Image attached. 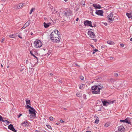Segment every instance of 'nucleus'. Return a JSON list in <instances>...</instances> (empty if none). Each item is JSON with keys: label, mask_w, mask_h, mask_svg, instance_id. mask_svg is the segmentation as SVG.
Masks as SVG:
<instances>
[{"label": "nucleus", "mask_w": 132, "mask_h": 132, "mask_svg": "<svg viewBox=\"0 0 132 132\" xmlns=\"http://www.w3.org/2000/svg\"><path fill=\"white\" fill-rule=\"evenodd\" d=\"M26 108L27 109L30 108L29 110V114L30 115V118H35L36 117V111L35 109L33 107H31L29 105H27Z\"/></svg>", "instance_id": "nucleus-1"}, {"label": "nucleus", "mask_w": 132, "mask_h": 132, "mask_svg": "<svg viewBox=\"0 0 132 132\" xmlns=\"http://www.w3.org/2000/svg\"><path fill=\"white\" fill-rule=\"evenodd\" d=\"M50 39L54 42H59L60 39V37L59 35L55 34L54 32H52L50 35Z\"/></svg>", "instance_id": "nucleus-2"}, {"label": "nucleus", "mask_w": 132, "mask_h": 132, "mask_svg": "<svg viewBox=\"0 0 132 132\" xmlns=\"http://www.w3.org/2000/svg\"><path fill=\"white\" fill-rule=\"evenodd\" d=\"M91 89L92 90V93L93 94H100V91H99L98 90L97 86V85L92 86L91 87Z\"/></svg>", "instance_id": "nucleus-3"}, {"label": "nucleus", "mask_w": 132, "mask_h": 132, "mask_svg": "<svg viewBox=\"0 0 132 132\" xmlns=\"http://www.w3.org/2000/svg\"><path fill=\"white\" fill-rule=\"evenodd\" d=\"M34 44L35 45V47L36 48L40 47L42 45V42L39 40H37L36 41L34 42Z\"/></svg>", "instance_id": "nucleus-4"}, {"label": "nucleus", "mask_w": 132, "mask_h": 132, "mask_svg": "<svg viewBox=\"0 0 132 132\" xmlns=\"http://www.w3.org/2000/svg\"><path fill=\"white\" fill-rule=\"evenodd\" d=\"M113 17L112 13H111L110 14L108 15L107 18L108 20L111 22L112 21L114 20V18Z\"/></svg>", "instance_id": "nucleus-5"}, {"label": "nucleus", "mask_w": 132, "mask_h": 132, "mask_svg": "<svg viewBox=\"0 0 132 132\" xmlns=\"http://www.w3.org/2000/svg\"><path fill=\"white\" fill-rule=\"evenodd\" d=\"M88 35L90 37L92 38H94L95 37V35L94 33L90 30H89L88 31Z\"/></svg>", "instance_id": "nucleus-6"}, {"label": "nucleus", "mask_w": 132, "mask_h": 132, "mask_svg": "<svg viewBox=\"0 0 132 132\" xmlns=\"http://www.w3.org/2000/svg\"><path fill=\"white\" fill-rule=\"evenodd\" d=\"M120 121L121 122H125L126 123L131 124V122L130 121V119L129 118H127L125 120H120Z\"/></svg>", "instance_id": "nucleus-7"}, {"label": "nucleus", "mask_w": 132, "mask_h": 132, "mask_svg": "<svg viewBox=\"0 0 132 132\" xmlns=\"http://www.w3.org/2000/svg\"><path fill=\"white\" fill-rule=\"evenodd\" d=\"M24 4V3H20L14 6V8L16 9H19L22 7Z\"/></svg>", "instance_id": "nucleus-8"}, {"label": "nucleus", "mask_w": 132, "mask_h": 132, "mask_svg": "<svg viewBox=\"0 0 132 132\" xmlns=\"http://www.w3.org/2000/svg\"><path fill=\"white\" fill-rule=\"evenodd\" d=\"M84 25L90 27H92V22L88 20L85 21L84 22Z\"/></svg>", "instance_id": "nucleus-9"}, {"label": "nucleus", "mask_w": 132, "mask_h": 132, "mask_svg": "<svg viewBox=\"0 0 132 132\" xmlns=\"http://www.w3.org/2000/svg\"><path fill=\"white\" fill-rule=\"evenodd\" d=\"M8 128L14 132H16L17 131V130L15 129L13 125L12 124H10L8 126Z\"/></svg>", "instance_id": "nucleus-10"}, {"label": "nucleus", "mask_w": 132, "mask_h": 132, "mask_svg": "<svg viewBox=\"0 0 132 132\" xmlns=\"http://www.w3.org/2000/svg\"><path fill=\"white\" fill-rule=\"evenodd\" d=\"M103 11L101 10H96L95 12V13L96 14L101 16H102L103 15Z\"/></svg>", "instance_id": "nucleus-11"}, {"label": "nucleus", "mask_w": 132, "mask_h": 132, "mask_svg": "<svg viewBox=\"0 0 132 132\" xmlns=\"http://www.w3.org/2000/svg\"><path fill=\"white\" fill-rule=\"evenodd\" d=\"M30 23V21L29 20L27 21L24 25L23 27L21 28V29L22 30L24 29L26 27L28 26Z\"/></svg>", "instance_id": "nucleus-12"}, {"label": "nucleus", "mask_w": 132, "mask_h": 132, "mask_svg": "<svg viewBox=\"0 0 132 132\" xmlns=\"http://www.w3.org/2000/svg\"><path fill=\"white\" fill-rule=\"evenodd\" d=\"M72 15V12L70 11H67L64 13V15L66 16H71Z\"/></svg>", "instance_id": "nucleus-13"}, {"label": "nucleus", "mask_w": 132, "mask_h": 132, "mask_svg": "<svg viewBox=\"0 0 132 132\" xmlns=\"http://www.w3.org/2000/svg\"><path fill=\"white\" fill-rule=\"evenodd\" d=\"M118 132H124V128L123 126H121L118 128Z\"/></svg>", "instance_id": "nucleus-14"}, {"label": "nucleus", "mask_w": 132, "mask_h": 132, "mask_svg": "<svg viewBox=\"0 0 132 132\" xmlns=\"http://www.w3.org/2000/svg\"><path fill=\"white\" fill-rule=\"evenodd\" d=\"M101 100L103 106H107L106 104H108V101H106L105 99L103 98L101 99Z\"/></svg>", "instance_id": "nucleus-15"}, {"label": "nucleus", "mask_w": 132, "mask_h": 132, "mask_svg": "<svg viewBox=\"0 0 132 132\" xmlns=\"http://www.w3.org/2000/svg\"><path fill=\"white\" fill-rule=\"evenodd\" d=\"M93 6L95 7V9H100L102 8L101 6L98 4H93Z\"/></svg>", "instance_id": "nucleus-16"}, {"label": "nucleus", "mask_w": 132, "mask_h": 132, "mask_svg": "<svg viewBox=\"0 0 132 132\" xmlns=\"http://www.w3.org/2000/svg\"><path fill=\"white\" fill-rule=\"evenodd\" d=\"M21 125L23 127H26L29 125V124L27 121H24L21 124Z\"/></svg>", "instance_id": "nucleus-17"}, {"label": "nucleus", "mask_w": 132, "mask_h": 132, "mask_svg": "<svg viewBox=\"0 0 132 132\" xmlns=\"http://www.w3.org/2000/svg\"><path fill=\"white\" fill-rule=\"evenodd\" d=\"M50 25H51V24L50 23H46L45 22H44V27L46 28H47Z\"/></svg>", "instance_id": "nucleus-18"}, {"label": "nucleus", "mask_w": 132, "mask_h": 132, "mask_svg": "<svg viewBox=\"0 0 132 132\" xmlns=\"http://www.w3.org/2000/svg\"><path fill=\"white\" fill-rule=\"evenodd\" d=\"M128 83L125 80L121 82V87H123V86H126L127 85Z\"/></svg>", "instance_id": "nucleus-19"}, {"label": "nucleus", "mask_w": 132, "mask_h": 132, "mask_svg": "<svg viewBox=\"0 0 132 132\" xmlns=\"http://www.w3.org/2000/svg\"><path fill=\"white\" fill-rule=\"evenodd\" d=\"M126 15L128 16L129 18L132 19V13H127Z\"/></svg>", "instance_id": "nucleus-20"}, {"label": "nucleus", "mask_w": 132, "mask_h": 132, "mask_svg": "<svg viewBox=\"0 0 132 132\" xmlns=\"http://www.w3.org/2000/svg\"><path fill=\"white\" fill-rule=\"evenodd\" d=\"M9 37L11 38H14L16 37V34H14L11 35L9 36Z\"/></svg>", "instance_id": "nucleus-21"}, {"label": "nucleus", "mask_w": 132, "mask_h": 132, "mask_svg": "<svg viewBox=\"0 0 132 132\" xmlns=\"http://www.w3.org/2000/svg\"><path fill=\"white\" fill-rule=\"evenodd\" d=\"M107 43L108 44L111 45H113L114 44V42H112V41L110 40H108L107 42Z\"/></svg>", "instance_id": "nucleus-22"}, {"label": "nucleus", "mask_w": 132, "mask_h": 132, "mask_svg": "<svg viewBox=\"0 0 132 132\" xmlns=\"http://www.w3.org/2000/svg\"><path fill=\"white\" fill-rule=\"evenodd\" d=\"M97 88H98V90L99 91H100V90L102 89L103 88V86L101 85H97Z\"/></svg>", "instance_id": "nucleus-23"}, {"label": "nucleus", "mask_w": 132, "mask_h": 132, "mask_svg": "<svg viewBox=\"0 0 132 132\" xmlns=\"http://www.w3.org/2000/svg\"><path fill=\"white\" fill-rule=\"evenodd\" d=\"M52 32H54L55 34L59 35V36L60 34L59 32L57 30H55L54 31Z\"/></svg>", "instance_id": "nucleus-24"}, {"label": "nucleus", "mask_w": 132, "mask_h": 132, "mask_svg": "<svg viewBox=\"0 0 132 132\" xmlns=\"http://www.w3.org/2000/svg\"><path fill=\"white\" fill-rule=\"evenodd\" d=\"M80 4L81 5L83 6H85V4L84 1H81L80 2Z\"/></svg>", "instance_id": "nucleus-25"}, {"label": "nucleus", "mask_w": 132, "mask_h": 132, "mask_svg": "<svg viewBox=\"0 0 132 132\" xmlns=\"http://www.w3.org/2000/svg\"><path fill=\"white\" fill-rule=\"evenodd\" d=\"M115 101L114 100L113 101H108V104H113L114 102Z\"/></svg>", "instance_id": "nucleus-26"}, {"label": "nucleus", "mask_w": 132, "mask_h": 132, "mask_svg": "<svg viewBox=\"0 0 132 132\" xmlns=\"http://www.w3.org/2000/svg\"><path fill=\"white\" fill-rule=\"evenodd\" d=\"M26 104H27V105H28V104L30 105H31L30 102L29 100H26Z\"/></svg>", "instance_id": "nucleus-27"}, {"label": "nucleus", "mask_w": 132, "mask_h": 132, "mask_svg": "<svg viewBox=\"0 0 132 132\" xmlns=\"http://www.w3.org/2000/svg\"><path fill=\"white\" fill-rule=\"evenodd\" d=\"M110 123L109 122H107L105 124L104 126L105 127H107L110 125Z\"/></svg>", "instance_id": "nucleus-28"}, {"label": "nucleus", "mask_w": 132, "mask_h": 132, "mask_svg": "<svg viewBox=\"0 0 132 132\" xmlns=\"http://www.w3.org/2000/svg\"><path fill=\"white\" fill-rule=\"evenodd\" d=\"M82 95V94L80 93H77L76 94L77 96L79 97H81Z\"/></svg>", "instance_id": "nucleus-29"}, {"label": "nucleus", "mask_w": 132, "mask_h": 132, "mask_svg": "<svg viewBox=\"0 0 132 132\" xmlns=\"http://www.w3.org/2000/svg\"><path fill=\"white\" fill-rule=\"evenodd\" d=\"M30 53L31 54V55H32L34 57H35L37 59H38V58H37V57H36L33 53H32V52L31 51H30Z\"/></svg>", "instance_id": "nucleus-30"}, {"label": "nucleus", "mask_w": 132, "mask_h": 132, "mask_svg": "<svg viewBox=\"0 0 132 132\" xmlns=\"http://www.w3.org/2000/svg\"><path fill=\"white\" fill-rule=\"evenodd\" d=\"M85 86V85L84 84H82L79 87V88L81 89H83V86Z\"/></svg>", "instance_id": "nucleus-31"}, {"label": "nucleus", "mask_w": 132, "mask_h": 132, "mask_svg": "<svg viewBox=\"0 0 132 132\" xmlns=\"http://www.w3.org/2000/svg\"><path fill=\"white\" fill-rule=\"evenodd\" d=\"M3 118L0 115V121H4Z\"/></svg>", "instance_id": "nucleus-32"}, {"label": "nucleus", "mask_w": 132, "mask_h": 132, "mask_svg": "<svg viewBox=\"0 0 132 132\" xmlns=\"http://www.w3.org/2000/svg\"><path fill=\"white\" fill-rule=\"evenodd\" d=\"M35 9V8H32L30 10V12L29 13V14H31L32 13V12H33V11Z\"/></svg>", "instance_id": "nucleus-33"}, {"label": "nucleus", "mask_w": 132, "mask_h": 132, "mask_svg": "<svg viewBox=\"0 0 132 132\" xmlns=\"http://www.w3.org/2000/svg\"><path fill=\"white\" fill-rule=\"evenodd\" d=\"M4 121H3V122H6V124L7 125H8L10 123V122L6 120H4Z\"/></svg>", "instance_id": "nucleus-34"}, {"label": "nucleus", "mask_w": 132, "mask_h": 132, "mask_svg": "<svg viewBox=\"0 0 132 132\" xmlns=\"http://www.w3.org/2000/svg\"><path fill=\"white\" fill-rule=\"evenodd\" d=\"M114 80L113 79L111 78L110 79V82L111 83H112L114 82Z\"/></svg>", "instance_id": "nucleus-35"}, {"label": "nucleus", "mask_w": 132, "mask_h": 132, "mask_svg": "<svg viewBox=\"0 0 132 132\" xmlns=\"http://www.w3.org/2000/svg\"><path fill=\"white\" fill-rule=\"evenodd\" d=\"M114 75L115 77H117L118 76V74L117 73H114Z\"/></svg>", "instance_id": "nucleus-36"}, {"label": "nucleus", "mask_w": 132, "mask_h": 132, "mask_svg": "<svg viewBox=\"0 0 132 132\" xmlns=\"http://www.w3.org/2000/svg\"><path fill=\"white\" fill-rule=\"evenodd\" d=\"M49 119L50 120L52 121L53 120V118L51 116L49 117Z\"/></svg>", "instance_id": "nucleus-37"}, {"label": "nucleus", "mask_w": 132, "mask_h": 132, "mask_svg": "<svg viewBox=\"0 0 132 132\" xmlns=\"http://www.w3.org/2000/svg\"><path fill=\"white\" fill-rule=\"evenodd\" d=\"M86 95H85V94L83 95V97L85 99H86Z\"/></svg>", "instance_id": "nucleus-38"}, {"label": "nucleus", "mask_w": 132, "mask_h": 132, "mask_svg": "<svg viewBox=\"0 0 132 132\" xmlns=\"http://www.w3.org/2000/svg\"><path fill=\"white\" fill-rule=\"evenodd\" d=\"M80 78L81 80H83L84 79V77L82 76H81L80 77Z\"/></svg>", "instance_id": "nucleus-39"}, {"label": "nucleus", "mask_w": 132, "mask_h": 132, "mask_svg": "<svg viewBox=\"0 0 132 132\" xmlns=\"http://www.w3.org/2000/svg\"><path fill=\"white\" fill-rule=\"evenodd\" d=\"M52 11H53V10H54V13H57V11H55V9H52Z\"/></svg>", "instance_id": "nucleus-40"}, {"label": "nucleus", "mask_w": 132, "mask_h": 132, "mask_svg": "<svg viewBox=\"0 0 132 132\" xmlns=\"http://www.w3.org/2000/svg\"><path fill=\"white\" fill-rule=\"evenodd\" d=\"M96 120H97V119H96ZM98 121H99V120H95V123H98Z\"/></svg>", "instance_id": "nucleus-41"}, {"label": "nucleus", "mask_w": 132, "mask_h": 132, "mask_svg": "<svg viewBox=\"0 0 132 132\" xmlns=\"http://www.w3.org/2000/svg\"><path fill=\"white\" fill-rule=\"evenodd\" d=\"M47 127L49 128V129H51V127L49 125H46Z\"/></svg>", "instance_id": "nucleus-42"}, {"label": "nucleus", "mask_w": 132, "mask_h": 132, "mask_svg": "<svg viewBox=\"0 0 132 132\" xmlns=\"http://www.w3.org/2000/svg\"><path fill=\"white\" fill-rule=\"evenodd\" d=\"M22 115V114L20 113L19 115L18 116V118H19Z\"/></svg>", "instance_id": "nucleus-43"}, {"label": "nucleus", "mask_w": 132, "mask_h": 132, "mask_svg": "<svg viewBox=\"0 0 132 132\" xmlns=\"http://www.w3.org/2000/svg\"><path fill=\"white\" fill-rule=\"evenodd\" d=\"M120 46L121 47H123L124 46V45L123 44H120Z\"/></svg>", "instance_id": "nucleus-44"}, {"label": "nucleus", "mask_w": 132, "mask_h": 132, "mask_svg": "<svg viewBox=\"0 0 132 132\" xmlns=\"http://www.w3.org/2000/svg\"><path fill=\"white\" fill-rule=\"evenodd\" d=\"M92 27H96V25L95 24H94L93 25H92Z\"/></svg>", "instance_id": "nucleus-45"}, {"label": "nucleus", "mask_w": 132, "mask_h": 132, "mask_svg": "<svg viewBox=\"0 0 132 132\" xmlns=\"http://www.w3.org/2000/svg\"><path fill=\"white\" fill-rule=\"evenodd\" d=\"M4 39H4V38H3V39H2L1 40V43H2L4 41Z\"/></svg>", "instance_id": "nucleus-46"}, {"label": "nucleus", "mask_w": 132, "mask_h": 132, "mask_svg": "<svg viewBox=\"0 0 132 132\" xmlns=\"http://www.w3.org/2000/svg\"><path fill=\"white\" fill-rule=\"evenodd\" d=\"M60 121L62 123H64V122L62 119L60 120Z\"/></svg>", "instance_id": "nucleus-47"}, {"label": "nucleus", "mask_w": 132, "mask_h": 132, "mask_svg": "<svg viewBox=\"0 0 132 132\" xmlns=\"http://www.w3.org/2000/svg\"><path fill=\"white\" fill-rule=\"evenodd\" d=\"M18 36L19 38H20L21 39H22V38L21 36H20V35H18Z\"/></svg>", "instance_id": "nucleus-48"}, {"label": "nucleus", "mask_w": 132, "mask_h": 132, "mask_svg": "<svg viewBox=\"0 0 132 132\" xmlns=\"http://www.w3.org/2000/svg\"><path fill=\"white\" fill-rule=\"evenodd\" d=\"M94 51L95 52H97V51H98V50H97V49H95L94 50Z\"/></svg>", "instance_id": "nucleus-49"}, {"label": "nucleus", "mask_w": 132, "mask_h": 132, "mask_svg": "<svg viewBox=\"0 0 132 132\" xmlns=\"http://www.w3.org/2000/svg\"><path fill=\"white\" fill-rule=\"evenodd\" d=\"M114 19H117V16H114Z\"/></svg>", "instance_id": "nucleus-50"}, {"label": "nucleus", "mask_w": 132, "mask_h": 132, "mask_svg": "<svg viewBox=\"0 0 132 132\" xmlns=\"http://www.w3.org/2000/svg\"><path fill=\"white\" fill-rule=\"evenodd\" d=\"M59 83H62V81L61 80H59Z\"/></svg>", "instance_id": "nucleus-51"}, {"label": "nucleus", "mask_w": 132, "mask_h": 132, "mask_svg": "<svg viewBox=\"0 0 132 132\" xmlns=\"http://www.w3.org/2000/svg\"><path fill=\"white\" fill-rule=\"evenodd\" d=\"M104 47H105L104 46H102L101 47V48H104Z\"/></svg>", "instance_id": "nucleus-52"}, {"label": "nucleus", "mask_w": 132, "mask_h": 132, "mask_svg": "<svg viewBox=\"0 0 132 132\" xmlns=\"http://www.w3.org/2000/svg\"><path fill=\"white\" fill-rule=\"evenodd\" d=\"M75 65L76 66L78 67H80V66L79 65H78L77 64H76Z\"/></svg>", "instance_id": "nucleus-53"}, {"label": "nucleus", "mask_w": 132, "mask_h": 132, "mask_svg": "<svg viewBox=\"0 0 132 132\" xmlns=\"http://www.w3.org/2000/svg\"><path fill=\"white\" fill-rule=\"evenodd\" d=\"M78 20H79V18H77L76 19V21H78Z\"/></svg>", "instance_id": "nucleus-54"}, {"label": "nucleus", "mask_w": 132, "mask_h": 132, "mask_svg": "<svg viewBox=\"0 0 132 132\" xmlns=\"http://www.w3.org/2000/svg\"><path fill=\"white\" fill-rule=\"evenodd\" d=\"M104 24H105V25L106 26L107 25H108V24L107 23H104Z\"/></svg>", "instance_id": "nucleus-55"}, {"label": "nucleus", "mask_w": 132, "mask_h": 132, "mask_svg": "<svg viewBox=\"0 0 132 132\" xmlns=\"http://www.w3.org/2000/svg\"><path fill=\"white\" fill-rule=\"evenodd\" d=\"M113 57H111L110 58V60H113Z\"/></svg>", "instance_id": "nucleus-56"}, {"label": "nucleus", "mask_w": 132, "mask_h": 132, "mask_svg": "<svg viewBox=\"0 0 132 132\" xmlns=\"http://www.w3.org/2000/svg\"><path fill=\"white\" fill-rule=\"evenodd\" d=\"M95 52L94 51L93 52V54L95 53Z\"/></svg>", "instance_id": "nucleus-57"}, {"label": "nucleus", "mask_w": 132, "mask_h": 132, "mask_svg": "<svg viewBox=\"0 0 132 132\" xmlns=\"http://www.w3.org/2000/svg\"><path fill=\"white\" fill-rule=\"evenodd\" d=\"M93 40H95V42L97 41V39H93Z\"/></svg>", "instance_id": "nucleus-58"}, {"label": "nucleus", "mask_w": 132, "mask_h": 132, "mask_svg": "<svg viewBox=\"0 0 132 132\" xmlns=\"http://www.w3.org/2000/svg\"><path fill=\"white\" fill-rule=\"evenodd\" d=\"M28 60H27L26 61V63H28Z\"/></svg>", "instance_id": "nucleus-59"}, {"label": "nucleus", "mask_w": 132, "mask_h": 132, "mask_svg": "<svg viewBox=\"0 0 132 132\" xmlns=\"http://www.w3.org/2000/svg\"><path fill=\"white\" fill-rule=\"evenodd\" d=\"M50 75H51V76H52V75H53V74H52V73H50Z\"/></svg>", "instance_id": "nucleus-60"}, {"label": "nucleus", "mask_w": 132, "mask_h": 132, "mask_svg": "<svg viewBox=\"0 0 132 132\" xmlns=\"http://www.w3.org/2000/svg\"><path fill=\"white\" fill-rule=\"evenodd\" d=\"M47 19V18H44V19L45 20H46V19Z\"/></svg>", "instance_id": "nucleus-61"}, {"label": "nucleus", "mask_w": 132, "mask_h": 132, "mask_svg": "<svg viewBox=\"0 0 132 132\" xmlns=\"http://www.w3.org/2000/svg\"><path fill=\"white\" fill-rule=\"evenodd\" d=\"M130 41H132V38H130Z\"/></svg>", "instance_id": "nucleus-62"}, {"label": "nucleus", "mask_w": 132, "mask_h": 132, "mask_svg": "<svg viewBox=\"0 0 132 132\" xmlns=\"http://www.w3.org/2000/svg\"><path fill=\"white\" fill-rule=\"evenodd\" d=\"M56 124L57 125H59V123H58V122H57V123H56Z\"/></svg>", "instance_id": "nucleus-63"}, {"label": "nucleus", "mask_w": 132, "mask_h": 132, "mask_svg": "<svg viewBox=\"0 0 132 132\" xmlns=\"http://www.w3.org/2000/svg\"><path fill=\"white\" fill-rule=\"evenodd\" d=\"M36 132H40L39 131H38L37 130H36L35 131Z\"/></svg>", "instance_id": "nucleus-64"}]
</instances>
